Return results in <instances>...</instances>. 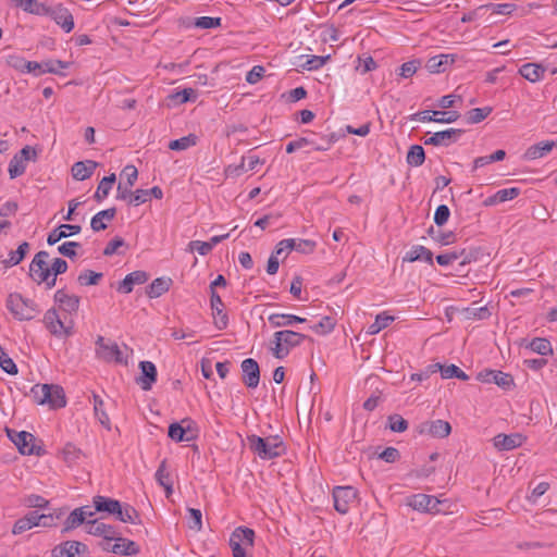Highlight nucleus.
Instances as JSON below:
<instances>
[{
	"label": "nucleus",
	"mask_w": 557,
	"mask_h": 557,
	"mask_svg": "<svg viewBox=\"0 0 557 557\" xmlns=\"http://www.w3.org/2000/svg\"><path fill=\"white\" fill-rule=\"evenodd\" d=\"M250 450L259 458L270 460L280 457L285 451V446L280 436L260 437L258 435L247 436Z\"/></svg>",
	"instance_id": "f257e3e1"
},
{
	"label": "nucleus",
	"mask_w": 557,
	"mask_h": 557,
	"mask_svg": "<svg viewBox=\"0 0 557 557\" xmlns=\"http://www.w3.org/2000/svg\"><path fill=\"white\" fill-rule=\"evenodd\" d=\"M30 396L36 404L48 405L51 409L63 408L66 405L63 388L54 384H36L30 389Z\"/></svg>",
	"instance_id": "f03ea898"
},
{
	"label": "nucleus",
	"mask_w": 557,
	"mask_h": 557,
	"mask_svg": "<svg viewBox=\"0 0 557 557\" xmlns=\"http://www.w3.org/2000/svg\"><path fill=\"white\" fill-rule=\"evenodd\" d=\"M305 338L306 335L298 332L289 330L277 331L273 335L271 351L276 359H284L289 354V350L299 346Z\"/></svg>",
	"instance_id": "7ed1b4c3"
},
{
	"label": "nucleus",
	"mask_w": 557,
	"mask_h": 557,
	"mask_svg": "<svg viewBox=\"0 0 557 557\" xmlns=\"http://www.w3.org/2000/svg\"><path fill=\"white\" fill-rule=\"evenodd\" d=\"M7 307L18 321H29L39 312L38 306L32 299L23 297L21 294H10L7 300Z\"/></svg>",
	"instance_id": "20e7f679"
},
{
	"label": "nucleus",
	"mask_w": 557,
	"mask_h": 557,
	"mask_svg": "<svg viewBox=\"0 0 557 557\" xmlns=\"http://www.w3.org/2000/svg\"><path fill=\"white\" fill-rule=\"evenodd\" d=\"M48 257L47 251L37 252L30 262L29 275L36 283H46L47 288H52L55 285V276H51V270L47 262Z\"/></svg>",
	"instance_id": "39448f33"
},
{
	"label": "nucleus",
	"mask_w": 557,
	"mask_h": 557,
	"mask_svg": "<svg viewBox=\"0 0 557 557\" xmlns=\"http://www.w3.org/2000/svg\"><path fill=\"white\" fill-rule=\"evenodd\" d=\"M255 532L252 529L238 527L230 537V546L232 548L233 557H250L247 555L246 549L253 546Z\"/></svg>",
	"instance_id": "423d86ee"
},
{
	"label": "nucleus",
	"mask_w": 557,
	"mask_h": 557,
	"mask_svg": "<svg viewBox=\"0 0 557 557\" xmlns=\"http://www.w3.org/2000/svg\"><path fill=\"white\" fill-rule=\"evenodd\" d=\"M42 322L55 337L66 338L73 335V323L63 322L54 308L46 311Z\"/></svg>",
	"instance_id": "0eeeda50"
},
{
	"label": "nucleus",
	"mask_w": 557,
	"mask_h": 557,
	"mask_svg": "<svg viewBox=\"0 0 557 557\" xmlns=\"http://www.w3.org/2000/svg\"><path fill=\"white\" fill-rule=\"evenodd\" d=\"M96 356L104 362H123L122 351L116 343L106 341L103 336L96 339Z\"/></svg>",
	"instance_id": "6e6552de"
},
{
	"label": "nucleus",
	"mask_w": 557,
	"mask_h": 557,
	"mask_svg": "<svg viewBox=\"0 0 557 557\" xmlns=\"http://www.w3.org/2000/svg\"><path fill=\"white\" fill-rule=\"evenodd\" d=\"M358 492L352 486H336L333 490L334 508L342 515L348 512L357 499Z\"/></svg>",
	"instance_id": "1a4fd4ad"
},
{
	"label": "nucleus",
	"mask_w": 557,
	"mask_h": 557,
	"mask_svg": "<svg viewBox=\"0 0 557 557\" xmlns=\"http://www.w3.org/2000/svg\"><path fill=\"white\" fill-rule=\"evenodd\" d=\"M88 546L78 541H65L52 550V557H88Z\"/></svg>",
	"instance_id": "9d476101"
},
{
	"label": "nucleus",
	"mask_w": 557,
	"mask_h": 557,
	"mask_svg": "<svg viewBox=\"0 0 557 557\" xmlns=\"http://www.w3.org/2000/svg\"><path fill=\"white\" fill-rule=\"evenodd\" d=\"M476 379L483 383H494L503 389H510L515 384L511 374L498 370L485 369L478 373Z\"/></svg>",
	"instance_id": "9b49d317"
},
{
	"label": "nucleus",
	"mask_w": 557,
	"mask_h": 557,
	"mask_svg": "<svg viewBox=\"0 0 557 557\" xmlns=\"http://www.w3.org/2000/svg\"><path fill=\"white\" fill-rule=\"evenodd\" d=\"M8 436L23 455L36 453L35 436L26 431L16 432L7 429Z\"/></svg>",
	"instance_id": "f8f14e48"
},
{
	"label": "nucleus",
	"mask_w": 557,
	"mask_h": 557,
	"mask_svg": "<svg viewBox=\"0 0 557 557\" xmlns=\"http://www.w3.org/2000/svg\"><path fill=\"white\" fill-rule=\"evenodd\" d=\"M441 502L431 495L416 494L408 498L407 505L412 509L423 512H440L438 505Z\"/></svg>",
	"instance_id": "ddd939ff"
},
{
	"label": "nucleus",
	"mask_w": 557,
	"mask_h": 557,
	"mask_svg": "<svg viewBox=\"0 0 557 557\" xmlns=\"http://www.w3.org/2000/svg\"><path fill=\"white\" fill-rule=\"evenodd\" d=\"M47 16H50L65 33H71L74 28L73 14L62 4L49 7Z\"/></svg>",
	"instance_id": "4468645a"
},
{
	"label": "nucleus",
	"mask_w": 557,
	"mask_h": 557,
	"mask_svg": "<svg viewBox=\"0 0 557 557\" xmlns=\"http://www.w3.org/2000/svg\"><path fill=\"white\" fill-rule=\"evenodd\" d=\"M419 432L421 434H426L435 438H444L450 434L451 426L449 422L437 419L421 423Z\"/></svg>",
	"instance_id": "2eb2a0df"
},
{
	"label": "nucleus",
	"mask_w": 557,
	"mask_h": 557,
	"mask_svg": "<svg viewBox=\"0 0 557 557\" xmlns=\"http://www.w3.org/2000/svg\"><path fill=\"white\" fill-rule=\"evenodd\" d=\"M460 114L457 111H422L416 113L412 120L421 122H436V123H453L459 119Z\"/></svg>",
	"instance_id": "dca6fc26"
},
{
	"label": "nucleus",
	"mask_w": 557,
	"mask_h": 557,
	"mask_svg": "<svg viewBox=\"0 0 557 557\" xmlns=\"http://www.w3.org/2000/svg\"><path fill=\"white\" fill-rule=\"evenodd\" d=\"M210 306L215 327L220 331L226 329L228 325V317L224 311V304L216 292H212L210 295Z\"/></svg>",
	"instance_id": "f3484780"
},
{
	"label": "nucleus",
	"mask_w": 557,
	"mask_h": 557,
	"mask_svg": "<svg viewBox=\"0 0 557 557\" xmlns=\"http://www.w3.org/2000/svg\"><path fill=\"white\" fill-rule=\"evenodd\" d=\"M461 134L462 131L458 128H448L442 132H436L424 139V145L448 147L456 143Z\"/></svg>",
	"instance_id": "a211bd4d"
},
{
	"label": "nucleus",
	"mask_w": 557,
	"mask_h": 557,
	"mask_svg": "<svg viewBox=\"0 0 557 557\" xmlns=\"http://www.w3.org/2000/svg\"><path fill=\"white\" fill-rule=\"evenodd\" d=\"M243 382L248 388H256L260 381L259 364L255 359L248 358L242 362Z\"/></svg>",
	"instance_id": "6ab92c4d"
},
{
	"label": "nucleus",
	"mask_w": 557,
	"mask_h": 557,
	"mask_svg": "<svg viewBox=\"0 0 557 557\" xmlns=\"http://www.w3.org/2000/svg\"><path fill=\"white\" fill-rule=\"evenodd\" d=\"M525 437L520 433H512V434H497L493 438L494 447L498 450H511L517 447H520Z\"/></svg>",
	"instance_id": "aec40b11"
},
{
	"label": "nucleus",
	"mask_w": 557,
	"mask_h": 557,
	"mask_svg": "<svg viewBox=\"0 0 557 557\" xmlns=\"http://www.w3.org/2000/svg\"><path fill=\"white\" fill-rule=\"evenodd\" d=\"M54 301L64 312L73 314L78 311L81 298L66 293L65 289H58L54 293Z\"/></svg>",
	"instance_id": "412c9836"
},
{
	"label": "nucleus",
	"mask_w": 557,
	"mask_h": 557,
	"mask_svg": "<svg viewBox=\"0 0 557 557\" xmlns=\"http://www.w3.org/2000/svg\"><path fill=\"white\" fill-rule=\"evenodd\" d=\"M139 368L141 376L138 379V383L144 391H149L157 381V368L151 361H140Z\"/></svg>",
	"instance_id": "4be33fe9"
},
{
	"label": "nucleus",
	"mask_w": 557,
	"mask_h": 557,
	"mask_svg": "<svg viewBox=\"0 0 557 557\" xmlns=\"http://www.w3.org/2000/svg\"><path fill=\"white\" fill-rule=\"evenodd\" d=\"M456 59L457 55L451 53L434 55L428 60L425 66L431 73H441L446 70L447 65L453 64Z\"/></svg>",
	"instance_id": "5701e85b"
},
{
	"label": "nucleus",
	"mask_w": 557,
	"mask_h": 557,
	"mask_svg": "<svg viewBox=\"0 0 557 557\" xmlns=\"http://www.w3.org/2000/svg\"><path fill=\"white\" fill-rule=\"evenodd\" d=\"M148 281V274L145 271H134L125 276L119 285V292L129 294L134 285H140Z\"/></svg>",
	"instance_id": "b1692460"
},
{
	"label": "nucleus",
	"mask_w": 557,
	"mask_h": 557,
	"mask_svg": "<svg viewBox=\"0 0 557 557\" xmlns=\"http://www.w3.org/2000/svg\"><path fill=\"white\" fill-rule=\"evenodd\" d=\"M87 533L95 536H102L106 540H114L115 539V529L103 522H99L97 520L87 521Z\"/></svg>",
	"instance_id": "393cba45"
},
{
	"label": "nucleus",
	"mask_w": 557,
	"mask_h": 557,
	"mask_svg": "<svg viewBox=\"0 0 557 557\" xmlns=\"http://www.w3.org/2000/svg\"><path fill=\"white\" fill-rule=\"evenodd\" d=\"M81 230L82 227L79 225L62 224L59 227L54 228L52 232H50L47 238V243L49 245H54L65 237L78 234Z\"/></svg>",
	"instance_id": "a878e982"
},
{
	"label": "nucleus",
	"mask_w": 557,
	"mask_h": 557,
	"mask_svg": "<svg viewBox=\"0 0 557 557\" xmlns=\"http://www.w3.org/2000/svg\"><path fill=\"white\" fill-rule=\"evenodd\" d=\"M97 165V162L91 160L78 161L72 166V175L77 181L87 180L94 174Z\"/></svg>",
	"instance_id": "bb28decb"
},
{
	"label": "nucleus",
	"mask_w": 557,
	"mask_h": 557,
	"mask_svg": "<svg viewBox=\"0 0 557 557\" xmlns=\"http://www.w3.org/2000/svg\"><path fill=\"white\" fill-rule=\"evenodd\" d=\"M16 7L22 8L25 12L39 15L47 16L49 12V5L46 3L39 2L37 0H12Z\"/></svg>",
	"instance_id": "cd10ccee"
},
{
	"label": "nucleus",
	"mask_w": 557,
	"mask_h": 557,
	"mask_svg": "<svg viewBox=\"0 0 557 557\" xmlns=\"http://www.w3.org/2000/svg\"><path fill=\"white\" fill-rule=\"evenodd\" d=\"M114 540L116 543L111 547V552L114 554L135 556L139 553V546L134 541L116 536Z\"/></svg>",
	"instance_id": "c85d7f7f"
},
{
	"label": "nucleus",
	"mask_w": 557,
	"mask_h": 557,
	"mask_svg": "<svg viewBox=\"0 0 557 557\" xmlns=\"http://www.w3.org/2000/svg\"><path fill=\"white\" fill-rule=\"evenodd\" d=\"M270 324L273 327H283L293 325L294 323H304L306 322L305 318L295 315V314H285V313H272L268 318Z\"/></svg>",
	"instance_id": "c756f323"
},
{
	"label": "nucleus",
	"mask_w": 557,
	"mask_h": 557,
	"mask_svg": "<svg viewBox=\"0 0 557 557\" xmlns=\"http://www.w3.org/2000/svg\"><path fill=\"white\" fill-rule=\"evenodd\" d=\"M116 214L115 208H109L95 214L90 221V227L95 232H100L107 228L104 221H112Z\"/></svg>",
	"instance_id": "7c9ffc66"
},
{
	"label": "nucleus",
	"mask_w": 557,
	"mask_h": 557,
	"mask_svg": "<svg viewBox=\"0 0 557 557\" xmlns=\"http://www.w3.org/2000/svg\"><path fill=\"white\" fill-rule=\"evenodd\" d=\"M545 71V67L535 63H527L519 69L520 75L531 83H536L541 81L544 76Z\"/></svg>",
	"instance_id": "2f4dec72"
},
{
	"label": "nucleus",
	"mask_w": 557,
	"mask_h": 557,
	"mask_svg": "<svg viewBox=\"0 0 557 557\" xmlns=\"http://www.w3.org/2000/svg\"><path fill=\"white\" fill-rule=\"evenodd\" d=\"M423 260L430 264L433 263V253L430 249L424 246H413L404 257V261L414 262Z\"/></svg>",
	"instance_id": "473e14b6"
},
{
	"label": "nucleus",
	"mask_w": 557,
	"mask_h": 557,
	"mask_svg": "<svg viewBox=\"0 0 557 557\" xmlns=\"http://www.w3.org/2000/svg\"><path fill=\"white\" fill-rule=\"evenodd\" d=\"M95 510L102 512L106 511L110 515H115L120 509V502L104 496H95L92 499Z\"/></svg>",
	"instance_id": "72a5a7b5"
},
{
	"label": "nucleus",
	"mask_w": 557,
	"mask_h": 557,
	"mask_svg": "<svg viewBox=\"0 0 557 557\" xmlns=\"http://www.w3.org/2000/svg\"><path fill=\"white\" fill-rule=\"evenodd\" d=\"M171 285L172 280L170 277H158L149 285L147 295L149 298H158L166 293Z\"/></svg>",
	"instance_id": "f704fd0d"
},
{
	"label": "nucleus",
	"mask_w": 557,
	"mask_h": 557,
	"mask_svg": "<svg viewBox=\"0 0 557 557\" xmlns=\"http://www.w3.org/2000/svg\"><path fill=\"white\" fill-rule=\"evenodd\" d=\"M554 145V141H542L533 145L527 149L524 158L527 160H535L542 158L553 149Z\"/></svg>",
	"instance_id": "c9c22d12"
},
{
	"label": "nucleus",
	"mask_w": 557,
	"mask_h": 557,
	"mask_svg": "<svg viewBox=\"0 0 557 557\" xmlns=\"http://www.w3.org/2000/svg\"><path fill=\"white\" fill-rule=\"evenodd\" d=\"M394 320L393 315H389L386 312H381L375 317L374 322L369 325L367 333L375 335L386 329Z\"/></svg>",
	"instance_id": "e433bc0d"
},
{
	"label": "nucleus",
	"mask_w": 557,
	"mask_h": 557,
	"mask_svg": "<svg viewBox=\"0 0 557 557\" xmlns=\"http://www.w3.org/2000/svg\"><path fill=\"white\" fill-rule=\"evenodd\" d=\"M115 516L120 521L125 523L136 524L139 522V513L131 505L122 506L120 504V509L115 512Z\"/></svg>",
	"instance_id": "4c0bfd02"
},
{
	"label": "nucleus",
	"mask_w": 557,
	"mask_h": 557,
	"mask_svg": "<svg viewBox=\"0 0 557 557\" xmlns=\"http://www.w3.org/2000/svg\"><path fill=\"white\" fill-rule=\"evenodd\" d=\"M520 194V189L517 187L499 189L494 196L490 197L485 203L494 205L497 202H505L507 200L515 199Z\"/></svg>",
	"instance_id": "58836bf2"
},
{
	"label": "nucleus",
	"mask_w": 557,
	"mask_h": 557,
	"mask_svg": "<svg viewBox=\"0 0 557 557\" xmlns=\"http://www.w3.org/2000/svg\"><path fill=\"white\" fill-rule=\"evenodd\" d=\"M115 180H116L115 174L112 173L111 175L106 176L100 181V183L97 187V190L94 195V198L98 202L102 201L109 195L110 190L112 189L113 184L115 183Z\"/></svg>",
	"instance_id": "ea45409f"
},
{
	"label": "nucleus",
	"mask_w": 557,
	"mask_h": 557,
	"mask_svg": "<svg viewBox=\"0 0 557 557\" xmlns=\"http://www.w3.org/2000/svg\"><path fill=\"white\" fill-rule=\"evenodd\" d=\"M197 141L198 137L195 134H188L187 136L171 140L169 143V148L175 151H183L196 146Z\"/></svg>",
	"instance_id": "a19ab883"
},
{
	"label": "nucleus",
	"mask_w": 557,
	"mask_h": 557,
	"mask_svg": "<svg viewBox=\"0 0 557 557\" xmlns=\"http://www.w3.org/2000/svg\"><path fill=\"white\" fill-rule=\"evenodd\" d=\"M29 249V244L27 242L22 243L15 251L10 253V258L2 260L4 268H10L18 264L25 257Z\"/></svg>",
	"instance_id": "79ce46f5"
},
{
	"label": "nucleus",
	"mask_w": 557,
	"mask_h": 557,
	"mask_svg": "<svg viewBox=\"0 0 557 557\" xmlns=\"http://www.w3.org/2000/svg\"><path fill=\"white\" fill-rule=\"evenodd\" d=\"M425 160L424 149L419 145L410 147L407 153V163L411 166H420Z\"/></svg>",
	"instance_id": "37998d69"
},
{
	"label": "nucleus",
	"mask_w": 557,
	"mask_h": 557,
	"mask_svg": "<svg viewBox=\"0 0 557 557\" xmlns=\"http://www.w3.org/2000/svg\"><path fill=\"white\" fill-rule=\"evenodd\" d=\"M528 347L532 351L537 352L542 356H547V355L553 354L552 345H550L549 341H547L546 338H541V337L533 338L529 343Z\"/></svg>",
	"instance_id": "c03bdc74"
},
{
	"label": "nucleus",
	"mask_w": 557,
	"mask_h": 557,
	"mask_svg": "<svg viewBox=\"0 0 557 557\" xmlns=\"http://www.w3.org/2000/svg\"><path fill=\"white\" fill-rule=\"evenodd\" d=\"M61 454H62L63 460L69 466H73V465L77 463V461L81 459V456H82L81 449L71 443H67L63 447Z\"/></svg>",
	"instance_id": "a18cd8bd"
},
{
	"label": "nucleus",
	"mask_w": 557,
	"mask_h": 557,
	"mask_svg": "<svg viewBox=\"0 0 557 557\" xmlns=\"http://www.w3.org/2000/svg\"><path fill=\"white\" fill-rule=\"evenodd\" d=\"M169 98L175 104H183L188 101H195L197 98V91L193 88H184L183 90L171 94Z\"/></svg>",
	"instance_id": "49530a36"
},
{
	"label": "nucleus",
	"mask_w": 557,
	"mask_h": 557,
	"mask_svg": "<svg viewBox=\"0 0 557 557\" xmlns=\"http://www.w3.org/2000/svg\"><path fill=\"white\" fill-rule=\"evenodd\" d=\"M492 110L493 109L491 107L471 109L467 112V122L469 124H478L486 119L491 114Z\"/></svg>",
	"instance_id": "de8ad7c7"
},
{
	"label": "nucleus",
	"mask_w": 557,
	"mask_h": 557,
	"mask_svg": "<svg viewBox=\"0 0 557 557\" xmlns=\"http://www.w3.org/2000/svg\"><path fill=\"white\" fill-rule=\"evenodd\" d=\"M84 523V516H82V509L75 508L66 518L64 522L63 533H66L73 529H76Z\"/></svg>",
	"instance_id": "09e8293b"
},
{
	"label": "nucleus",
	"mask_w": 557,
	"mask_h": 557,
	"mask_svg": "<svg viewBox=\"0 0 557 557\" xmlns=\"http://www.w3.org/2000/svg\"><path fill=\"white\" fill-rule=\"evenodd\" d=\"M103 400L98 395H94V410L95 414L98 418L99 422L110 430V419L108 414L103 410Z\"/></svg>",
	"instance_id": "8fccbe9b"
},
{
	"label": "nucleus",
	"mask_w": 557,
	"mask_h": 557,
	"mask_svg": "<svg viewBox=\"0 0 557 557\" xmlns=\"http://www.w3.org/2000/svg\"><path fill=\"white\" fill-rule=\"evenodd\" d=\"M101 278H102V273L95 272L91 270H85L78 275L77 282L82 286H89V285H97Z\"/></svg>",
	"instance_id": "3c124183"
},
{
	"label": "nucleus",
	"mask_w": 557,
	"mask_h": 557,
	"mask_svg": "<svg viewBox=\"0 0 557 557\" xmlns=\"http://www.w3.org/2000/svg\"><path fill=\"white\" fill-rule=\"evenodd\" d=\"M187 525L190 530L199 532L202 529V513L199 509L188 508Z\"/></svg>",
	"instance_id": "603ef678"
},
{
	"label": "nucleus",
	"mask_w": 557,
	"mask_h": 557,
	"mask_svg": "<svg viewBox=\"0 0 557 557\" xmlns=\"http://www.w3.org/2000/svg\"><path fill=\"white\" fill-rule=\"evenodd\" d=\"M463 314L469 320H484L491 314L486 307H471L463 310Z\"/></svg>",
	"instance_id": "864d4df0"
},
{
	"label": "nucleus",
	"mask_w": 557,
	"mask_h": 557,
	"mask_svg": "<svg viewBox=\"0 0 557 557\" xmlns=\"http://www.w3.org/2000/svg\"><path fill=\"white\" fill-rule=\"evenodd\" d=\"M0 368L8 374H17V367L14 361L9 357L7 351L0 346Z\"/></svg>",
	"instance_id": "5fc2aeb1"
},
{
	"label": "nucleus",
	"mask_w": 557,
	"mask_h": 557,
	"mask_svg": "<svg viewBox=\"0 0 557 557\" xmlns=\"http://www.w3.org/2000/svg\"><path fill=\"white\" fill-rule=\"evenodd\" d=\"M26 170V163L17 158V156H14L10 163H9V175L10 178H16L24 174Z\"/></svg>",
	"instance_id": "6e6d98bb"
},
{
	"label": "nucleus",
	"mask_w": 557,
	"mask_h": 557,
	"mask_svg": "<svg viewBox=\"0 0 557 557\" xmlns=\"http://www.w3.org/2000/svg\"><path fill=\"white\" fill-rule=\"evenodd\" d=\"M335 321L331 317H323L319 323L311 326V330L318 334H327L333 331Z\"/></svg>",
	"instance_id": "4d7b16f0"
},
{
	"label": "nucleus",
	"mask_w": 557,
	"mask_h": 557,
	"mask_svg": "<svg viewBox=\"0 0 557 557\" xmlns=\"http://www.w3.org/2000/svg\"><path fill=\"white\" fill-rule=\"evenodd\" d=\"M389 429L393 432H405L408 429V422L399 414L388 417Z\"/></svg>",
	"instance_id": "13d9d810"
},
{
	"label": "nucleus",
	"mask_w": 557,
	"mask_h": 557,
	"mask_svg": "<svg viewBox=\"0 0 557 557\" xmlns=\"http://www.w3.org/2000/svg\"><path fill=\"white\" fill-rule=\"evenodd\" d=\"M330 59V55L320 57V55H311L307 59L305 64H301V67L308 71L318 70L323 66L326 61Z\"/></svg>",
	"instance_id": "bf43d9fd"
},
{
	"label": "nucleus",
	"mask_w": 557,
	"mask_h": 557,
	"mask_svg": "<svg viewBox=\"0 0 557 557\" xmlns=\"http://www.w3.org/2000/svg\"><path fill=\"white\" fill-rule=\"evenodd\" d=\"M221 25L220 17L201 16L195 20V26L199 28H214Z\"/></svg>",
	"instance_id": "052dcab7"
},
{
	"label": "nucleus",
	"mask_w": 557,
	"mask_h": 557,
	"mask_svg": "<svg viewBox=\"0 0 557 557\" xmlns=\"http://www.w3.org/2000/svg\"><path fill=\"white\" fill-rule=\"evenodd\" d=\"M44 62L42 63H38V62H35V61H23L22 64L18 66V69L22 71V72H25V73H33L34 75L36 76H39L42 73V67H44Z\"/></svg>",
	"instance_id": "680f3d73"
},
{
	"label": "nucleus",
	"mask_w": 557,
	"mask_h": 557,
	"mask_svg": "<svg viewBox=\"0 0 557 557\" xmlns=\"http://www.w3.org/2000/svg\"><path fill=\"white\" fill-rule=\"evenodd\" d=\"M449 215H450V211L446 205L438 206L434 213L435 224L438 226L444 225L448 221Z\"/></svg>",
	"instance_id": "e2e57ef3"
},
{
	"label": "nucleus",
	"mask_w": 557,
	"mask_h": 557,
	"mask_svg": "<svg viewBox=\"0 0 557 557\" xmlns=\"http://www.w3.org/2000/svg\"><path fill=\"white\" fill-rule=\"evenodd\" d=\"M42 73H53V74H60L61 70L66 69L69 66V63L55 60V61H47L44 62Z\"/></svg>",
	"instance_id": "0e129e2a"
},
{
	"label": "nucleus",
	"mask_w": 557,
	"mask_h": 557,
	"mask_svg": "<svg viewBox=\"0 0 557 557\" xmlns=\"http://www.w3.org/2000/svg\"><path fill=\"white\" fill-rule=\"evenodd\" d=\"M315 248V243L309 239H294V250L302 253H311Z\"/></svg>",
	"instance_id": "69168bd1"
},
{
	"label": "nucleus",
	"mask_w": 557,
	"mask_h": 557,
	"mask_svg": "<svg viewBox=\"0 0 557 557\" xmlns=\"http://www.w3.org/2000/svg\"><path fill=\"white\" fill-rule=\"evenodd\" d=\"M81 244L77 242H65L58 247L59 253L67 258L76 257L75 248L79 247Z\"/></svg>",
	"instance_id": "338daca9"
},
{
	"label": "nucleus",
	"mask_w": 557,
	"mask_h": 557,
	"mask_svg": "<svg viewBox=\"0 0 557 557\" xmlns=\"http://www.w3.org/2000/svg\"><path fill=\"white\" fill-rule=\"evenodd\" d=\"M185 429L180 423H172L169 426V437L175 442L188 441L185 438Z\"/></svg>",
	"instance_id": "774afa93"
}]
</instances>
